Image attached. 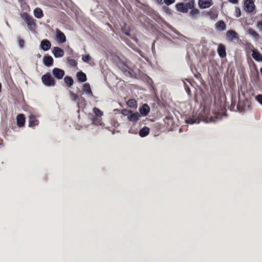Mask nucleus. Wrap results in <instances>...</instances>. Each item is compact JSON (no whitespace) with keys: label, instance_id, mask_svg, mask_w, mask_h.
<instances>
[{"label":"nucleus","instance_id":"f257e3e1","mask_svg":"<svg viewBox=\"0 0 262 262\" xmlns=\"http://www.w3.org/2000/svg\"><path fill=\"white\" fill-rule=\"evenodd\" d=\"M41 80L46 86H51L55 85V80L50 73L43 75L41 77Z\"/></svg>","mask_w":262,"mask_h":262},{"label":"nucleus","instance_id":"f03ea898","mask_svg":"<svg viewBox=\"0 0 262 262\" xmlns=\"http://www.w3.org/2000/svg\"><path fill=\"white\" fill-rule=\"evenodd\" d=\"M255 8V5L252 0H246L245 2V9L248 12H252Z\"/></svg>","mask_w":262,"mask_h":262},{"label":"nucleus","instance_id":"7ed1b4c3","mask_svg":"<svg viewBox=\"0 0 262 262\" xmlns=\"http://www.w3.org/2000/svg\"><path fill=\"white\" fill-rule=\"evenodd\" d=\"M56 41L59 43H63L66 41V37L64 34L61 32L58 29L56 30Z\"/></svg>","mask_w":262,"mask_h":262},{"label":"nucleus","instance_id":"20e7f679","mask_svg":"<svg viewBox=\"0 0 262 262\" xmlns=\"http://www.w3.org/2000/svg\"><path fill=\"white\" fill-rule=\"evenodd\" d=\"M53 75L57 79H61L64 75V71L58 68H54L52 71Z\"/></svg>","mask_w":262,"mask_h":262},{"label":"nucleus","instance_id":"39448f33","mask_svg":"<svg viewBox=\"0 0 262 262\" xmlns=\"http://www.w3.org/2000/svg\"><path fill=\"white\" fill-rule=\"evenodd\" d=\"M52 53L55 57H61L63 56L64 52L63 50L59 47H54L52 50Z\"/></svg>","mask_w":262,"mask_h":262},{"label":"nucleus","instance_id":"423d86ee","mask_svg":"<svg viewBox=\"0 0 262 262\" xmlns=\"http://www.w3.org/2000/svg\"><path fill=\"white\" fill-rule=\"evenodd\" d=\"M21 17L25 20L28 26H31L33 24V20L31 16L25 12L21 14Z\"/></svg>","mask_w":262,"mask_h":262},{"label":"nucleus","instance_id":"0eeeda50","mask_svg":"<svg viewBox=\"0 0 262 262\" xmlns=\"http://www.w3.org/2000/svg\"><path fill=\"white\" fill-rule=\"evenodd\" d=\"M212 3L211 0H199V5L201 8L205 9L209 7Z\"/></svg>","mask_w":262,"mask_h":262},{"label":"nucleus","instance_id":"6e6552de","mask_svg":"<svg viewBox=\"0 0 262 262\" xmlns=\"http://www.w3.org/2000/svg\"><path fill=\"white\" fill-rule=\"evenodd\" d=\"M51 44L47 39H43L41 41L40 47L43 51H48L51 48Z\"/></svg>","mask_w":262,"mask_h":262},{"label":"nucleus","instance_id":"1a4fd4ad","mask_svg":"<svg viewBox=\"0 0 262 262\" xmlns=\"http://www.w3.org/2000/svg\"><path fill=\"white\" fill-rule=\"evenodd\" d=\"M252 52L253 58L257 61H262V55L260 52L255 49H253Z\"/></svg>","mask_w":262,"mask_h":262},{"label":"nucleus","instance_id":"9d476101","mask_svg":"<svg viewBox=\"0 0 262 262\" xmlns=\"http://www.w3.org/2000/svg\"><path fill=\"white\" fill-rule=\"evenodd\" d=\"M217 53L221 57H225L226 56V52L225 46L222 44H220L217 50Z\"/></svg>","mask_w":262,"mask_h":262},{"label":"nucleus","instance_id":"9b49d317","mask_svg":"<svg viewBox=\"0 0 262 262\" xmlns=\"http://www.w3.org/2000/svg\"><path fill=\"white\" fill-rule=\"evenodd\" d=\"M43 62L46 66L50 67L53 64V58L50 56H45L43 58Z\"/></svg>","mask_w":262,"mask_h":262},{"label":"nucleus","instance_id":"f8f14e48","mask_svg":"<svg viewBox=\"0 0 262 262\" xmlns=\"http://www.w3.org/2000/svg\"><path fill=\"white\" fill-rule=\"evenodd\" d=\"M177 10L181 12L187 13L188 11L186 5L183 3L178 4L176 5Z\"/></svg>","mask_w":262,"mask_h":262},{"label":"nucleus","instance_id":"ddd939ff","mask_svg":"<svg viewBox=\"0 0 262 262\" xmlns=\"http://www.w3.org/2000/svg\"><path fill=\"white\" fill-rule=\"evenodd\" d=\"M150 111V108L147 104H144L140 108V112L143 116H146Z\"/></svg>","mask_w":262,"mask_h":262},{"label":"nucleus","instance_id":"4468645a","mask_svg":"<svg viewBox=\"0 0 262 262\" xmlns=\"http://www.w3.org/2000/svg\"><path fill=\"white\" fill-rule=\"evenodd\" d=\"M17 123L18 126L22 127L25 124V119L24 115L19 114L16 118Z\"/></svg>","mask_w":262,"mask_h":262},{"label":"nucleus","instance_id":"2eb2a0df","mask_svg":"<svg viewBox=\"0 0 262 262\" xmlns=\"http://www.w3.org/2000/svg\"><path fill=\"white\" fill-rule=\"evenodd\" d=\"M140 117V115L138 113H135L134 114H130L129 116H128V119L130 121L132 122H136L138 121Z\"/></svg>","mask_w":262,"mask_h":262},{"label":"nucleus","instance_id":"dca6fc26","mask_svg":"<svg viewBox=\"0 0 262 262\" xmlns=\"http://www.w3.org/2000/svg\"><path fill=\"white\" fill-rule=\"evenodd\" d=\"M29 119L30 126H33L38 124V121L36 119V117L34 115H30Z\"/></svg>","mask_w":262,"mask_h":262},{"label":"nucleus","instance_id":"f3484780","mask_svg":"<svg viewBox=\"0 0 262 262\" xmlns=\"http://www.w3.org/2000/svg\"><path fill=\"white\" fill-rule=\"evenodd\" d=\"M149 132V128L148 127H144L139 132V135L141 137L146 136Z\"/></svg>","mask_w":262,"mask_h":262},{"label":"nucleus","instance_id":"a211bd4d","mask_svg":"<svg viewBox=\"0 0 262 262\" xmlns=\"http://www.w3.org/2000/svg\"><path fill=\"white\" fill-rule=\"evenodd\" d=\"M34 15L36 17L40 18L43 16L42 11L40 8H36L34 10Z\"/></svg>","mask_w":262,"mask_h":262},{"label":"nucleus","instance_id":"6ab92c4d","mask_svg":"<svg viewBox=\"0 0 262 262\" xmlns=\"http://www.w3.org/2000/svg\"><path fill=\"white\" fill-rule=\"evenodd\" d=\"M78 79L81 82H84L86 80V77L84 73L82 72H78L77 74Z\"/></svg>","mask_w":262,"mask_h":262},{"label":"nucleus","instance_id":"aec40b11","mask_svg":"<svg viewBox=\"0 0 262 262\" xmlns=\"http://www.w3.org/2000/svg\"><path fill=\"white\" fill-rule=\"evenodd\" d=\"M236 35V33L234 31L229 30L227 32V36L231 40H233L234 38H236L237 37Z\"/></svg>","mask_w":262,"mask_h":262},{"label":"nucleus","instance_id":"412c9836","mask_svg":"<svg viewBox=\"0 0 262 262\" xmlns=\"http://www.w3.org/2000/svg\"><path fill=\"white\" fill-rule=\"evenodd\" d=\"M83 90L88 94H91L92 95V92L91 90L90 84L86 83L83 85Z\"/></svg>","mask_w":262,"mask_h":262},{"label":"nucleus","instance_id":"4be33fe9","mask_svg":"<svg viewBox=\"0 0 262 262\" xmlns=\"http://www.w3.org/2000/svg\"><path fill=\"white\" fill-rule=\"evenodd\" d=\"M216 28L219 30H224L226 29L225 24L223 21H220L217 24Z\"/></svg>","mask_w":262,"mask_h":262},{"label":"nucleus","instance_id":"5701e85b","mask_svg":"<svg viewBox=\"0 0 262 262\" xmlns=\"http://www.w3.org/2000/svg\"><path fill=\"white\" fill-rule=\"evenodd\" d=\"M127 104L130 107H136L137 101L135 99H130L127 101Z\"/></svg>","mask_w":262,"mask_h":262},{"label":"nucleus","instance_id":"b1692460","mask_svg":"<svg viewBox=\"0 0 262 262\" xmlns=\"http://www.w3.org/2000/svg\"><path fill=\"white\" fill-rule=\"evenodd\" d=\"M64 81L69 86H71L73 83V79L70 76L65 77L64 78Z\"/></svg>","mask_w":262,"mask_h":262},{"label":"nucleus","instance_id":"393cba45","mask_svg":"<svg viewBox=\"0 0 262 262\" xmlns=\"http://www.w3.org/2000/svg\"><path fill=\"white\" fill-rule=\"evenodd\" d=\"M247 32L249 34L255 38L258 37L259 36L258 34L255 31L252 29H248Z\"/></svg>","mask_w":262,"mask_h":262},{"label":"nucleus","instance_id":"a878e982","mask_svg":"<svg viewBox=\"0 0 262 262\" xmlns=\"http://www.w3.org/2000/svg\"><path fill=\"white\" fill-rule=\"evenodd\" d=\"M93 112L98 117H100L103 115L102 112L97 107H94L93 108Z\"/></svg>","mask_w":262,"mask_h":262},{"label":"nucleus","instance_id":"bb28decb","mask_svg":"<svg viewBox=\"0 0 262 262\" xmlns=\"http://www.w3.org/2000/svg\"><path fill=\"white\" fill-rule=\"evenodd\" d=\"M67 60H68V63L72 67H75L77 63L76 62V61L74 59H71L70 58H68L67 59Z\"/></svg>","mask_w":262,"mask_h":262},{"label":"nucleus","instance_id":"cd10ccee","mask_svg":"<svg viewBox=\"0 0 262 262\" xmlns=\"http://www.w3.org/2000/svg\"><path fill=\"white\" fill-rule=\"evenodd\" d=\"M121 113L124 116H127V117L128 118V116H129L130 114L132 113V112L126 109H123L121 111Z\"/></svg>","mask_w":262,"mask_h":262},{"label":"nucleus","instance_id":"c85d7f7f","mask_svg":"<svg viewBox=\"0 0 262 262\" xmlns=\"http://www.w3.org/2000/svg\"><path fill=\"white\" fill-rule=\"evenodd\" d=\"M82 60L85 62H89L91 59V57L89 55H83L82 57Z\"/></svg>","mask_w":262,"mask_h":262},{"label":"nucleus","instance_id":"c756f323","mask_svg":"<svg viewBox=\"0 0 262 262\" xmlns=\"http://www.w3.org/2000/svg\"><path fill=\"white\" fill-rule=\"evenodd\" d=\"M194 0H191V1L188 3H187L186 5V7H187V9H192L194 7Z\"/></svg>","mask_w":262,"mask_h":262},{"label":"nucleus","instance_id":"7c9ffc66","mask_svg":"<svg viewBox=\"0 0 262 262\" xmlns=\"http://www.w3.org/2000/svg\"><path fill=\"white\" fill-rule=\"evenodd\" d=\"M186 122L190 124H193L194 123H199L200 121L197 120H194L193 119H189L186 121Z\"/></svg>","mask_w":262,"mask_h":262},{"label":"nucleus","instance_id":"2f4dec72","mask_svg":"<svg viewBox=\"0 0 262 262\" xmlns=\"http://www.w3.org/2000/svg\"><path fill=\"white\" fill-rule=\"evenodd\" d=\"M70 96H71V99L72 100L76 101L77 100H79V97L77 95H76L75 94H74L73 93H71Z\"/></svg>","mask_w":262,"mask_h":262},{"label":"nucleus","instance_id":"473e14b6","mask_svg":"<svg viewBox=\"0 0 262 262\" xmlns=\"http://www.w3.org/2000/svg\"><path fill=\"white\" fill-rule=\"evenodd\" d=\"M199 11L198 9H193L190 11V14L192 16H195L199 14Z\"/></svg>","mask_w":262,"mask_h":262},{"label":"nucleus","instance_id":"72a5a7b5","mask_svg":"<svg viewBox=\"0 0 262 262\" xmlns=\"http://www.w3.org/2000/svg\"><path fill=\"white\" fill-rule=\"evenodd\" d=\"M256 99L262 105V95H257Z\"/></svg>","mask_w":262,"mask_h":262},{"label":"nucleus","instance_id":"f704fd0d","mask_svg":"<svg viewBox=\"0 0 262 262\" xmlns=\"http://www.w3.org/2000/svg\"><path fill=\"white\" fill-rule=\"evenodd\" d=\"M174 2V0H164V3L167 5H169L173 4Z\"/></svg>","mask_w":262,"mask_h":262},{"label":"nucleus","instance_id":"c9c22d12","mask_svg":"<svg viewBox=\"0 0 262 262\" xmlns=\"http://www.w3.org/2000/svg\"><path fill=\"white\" fill-rule=\"evenodd\" d=\"M24 43H25V42L22 39H20L19 41H18V44H19V46L20 48H23L24 46Z\"/></svg>","mask_w":262,"mask_h":262},{"label":"nucleus","instance_id":"e433bc0d","mask_svg":"<svg viewBox=\"0 0 262 262\" xmlns=\"http://www.w3.org/2000/svg\"><path fill=\"white\" fill-rule=\"evenodd\" d=\"M257 27L262 31V21L258 22Z\"/></svg>","mask_w":262,"mask_h":262},{"label":"nucleus","instance_id":"4c0bfd02","mask_svg":"<svg viewBox=\"0 0 262 262\" xmlns=\"http://www.w3.org/2000/svg\"><path fill=\"white\" fill-rule=\"evenodd\" d=\"M229 1L233 4H236L237 3L238 0H229Z\"/></svg>","mask_w":262,"mask_h":262},{"label":"nucleus","instance_id":"58836bf2","mask_svg":"<svg viewBox=\"0 0 262 262\" xmlns=\"http://www.w3.org/2000/svg\"><path fill=\"white\" fill-rule=\"evenodd\" d=\"M236 13H238V14L237 15V17L239 16L241 14V11H240V10L239 9H237L236 8Z\"/></svg>","mask_w":262,"mask_h":262},{"label":"nucleus","instance_id":"ea45409f","mask_svg":"<svg viewBox=\"0 0 262 262\" xmlns=\"http://www.w3.org/2000/svg\"><path fill=\"white\" fill-rule=\"evenodd\" d=\"M158 3H162L163 0H156Z\"/></svg>","mask_w":262,"mask_h":262},{"label":"nucleus","instance_id":"a19ab883","mask_svg":"<svg viewBox=\"0 0 262 262\" xmlns=\"http://www.w3.org/2000/svg\"><path fill=\"white\" fill-rule=\"evenodd\" d=\"M260 72H261V74H262V68L260 69Z\"/></svg>","mask_w":262,"mask_h":262}]
</instances>
